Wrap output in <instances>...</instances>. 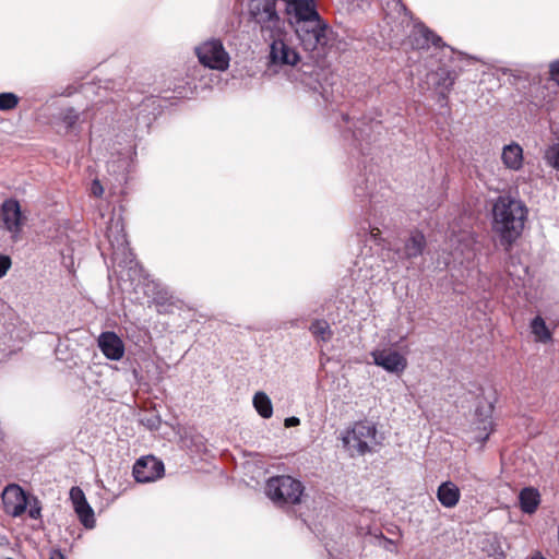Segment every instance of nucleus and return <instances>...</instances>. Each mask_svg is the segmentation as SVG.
I'll return each instance as SVG.
<instances>
[{
  "instance_id": "obj_8",
  "label": "nucleus",
  "mask_w": 559,
  "mask_h": 559,
  "mask_svg": "<svg viewBox=\"0 0 559 559\" xmlns=\"http://www.w3.org/2000/svg\"><path fill=\"white\" fill-rule=\"evenodd\" d=\"M200 62L211 69L225 70L229 63L228 53L219 40H210L197 48Z\"/></svg>"
},
{
  "instance_id": "obj_19",
  "label": "nucleus",
  "mask_w": 559,
  "mask_h": 559,
  "mask_svg": "<svg viewBox=\"0 0 559 559\" xmlns=\"http://www.w3.org/2000/svg\"><path fill=\"white\" fill-rule=\"evenodd\" d=\"M531 329L536 341L547 343L551 340V332L549 331L545 321L540 317H536L532 321Z\"/></svg>"
},
{
  "instance_id": "obj_28",
  "label": "nucleus",
  "mask_w": 559,
  "mask_h": 559,
  "mask_svg": "<svg viewBox=\"0 0 559 559\" xmlns=\"http://www.w3.org/2000/svg\"><path fill=\"white\" fill-rule=\"evenodd\" d=\"M528 559H546L540 552H535Z\"/></svg>"
},
{
  "instance_id": "obj_27",
  "label": "nucleus",
  "mask_w": 559,
  "mask_h": 559,
  "mask_svg": "<svg viewBox=\"0 0 559 559\" xmlns=\"http://www.w3.org/2000/svg\"><path fill=\"white\" fill-rule=\"evenodd\" d=\"M299 418L297 417H288L285 419V427H295L299 425Z\"/></svg>"
},
{
  "instance_id": "obj_20",
  "label": "nucleus",
  "mask_w": 559,
  "mask_h": 559,
  "mask_svg": "<svg viewBox=\"0 0 559 559\" xmlns=\"http://www.w3.org/2000/svg\"><path fill=\"white\" fill-rule=\"evenodd\" d=\"M253 405L257 412L263 418H270L273 413L272 404L267 395L263 392H258L253 397Z\"/></svg>"
},
{
  "instance_id": "obj_12",
  "label": "nucleus",
  "mask_w": 559,
  "mask_h": 559,
  "mask_svg": "<svg viewBox=\"0 0 559 559\" xmlns=\"http://www.w3.org/2000/svg\"><path fill=\"white\" fill-rule=\"evenodd\" d=\"M98 347L110 360H120L124 355V344L115 332H103L98 336Z\"/></svg>"
},
{
  "instance_id": "obj_14",
  "label": "nucleus",
  "mask_w": 559,
  "mask_h": 559,
  "mask_svg": "<svg viewBox=\"0 0 559 559\" xmlns=\"http://www.w3.org/2000/svg\"><path fill=\"white\" fill-rule=\"evenodd\" d=\"M501 159L507 168L519 170L524 162L523 148L516 143L506 145L501 153Z\"/></svg>"
},
{
  "instance_id": "obj_24",
  "label": "nucleus",
  "mask_w": 559,
  "mask_h": 559,
  "mask_svg": "<svg viewBox=\"0 0 559 559\" xmlns=\"http://www.w3.org/2000/svg\"><path fill=\"white\" fill-rule=\"evenodd\" d=\"M550 79L559 84V59L554 61L549 67Z\"/></svg>"
},
{
  "instance_id": "obj_7",
  "label": "nucleus",
  "mask_w": 559,
  "mask_h": 559,
  "mask_svg": "<svg viewBox=\"0 0 559 559\" xmlns=\"http://www.w3.org/2000/svg\"><path fill=\"white\" fill-rule=\"evenodd\" d=\"M20 203L14 199L5 200L0 206V227L16 239L25 224Z\"/></svg>"
},
{
  "instance_id": "obj_25",
  "label": "nucleus",
  "mask_w": 559,
  "mask_h": 559,
  "mask_svg": "<svg viewBox=\"0 0 559 559\" xmlns=\"http://www.w3.org/2000/svg\"><path fill=\"white\" fill-rule=\"evenodd\" d=\"M104 192L103 186L98 180H94L92 183V193L96 197H100Z\"/></svg>"
},
{
  "instance_id": "obj_3",
  "label": "nucleus",
  "mask_w": 559,
  "mask_h": 559,
  "mask_svg": "<svg viewBox=\"0 0 559 559\" xmlns=\"http://www.w3.org/2000/svg\"><path fill=\"white\" fill-rule=\"evenodd\" d=\"M3 510L12 518H20L26 511L31 519L37 520L41 516L40 501L27 495L19 485H8L1 495Z\"/></svg>"
},
{
  "instance_id": "obj_5",
  "label": "nucleus",
  "mask_w": 559,
  "mask_h": 559,
  "mask_svg": "<svg viewBox=\"0 0 559 559\" xmlns=\"http://www.w3.org/2000/svg\"><path fill=\"white\" fill-rule=\"evenodd\" d=\"M265 493L274 503L297 504L304 493V486L292 476H274L266 481Z\"/></svg>"
},
{
  "instance_id": "obj_1",
  "label": "nucleus",
  "mask_w": 559,
  "mask_h": 559,
  "mask_svg": "<svg viewBox=\"0 0 559 559\" xmlns=\"http://www.w3.org/2000/svg\"><path fill=\"white\" fill-rule=\"evenodd\" d=\"M250 12L262 29L271 32L270 60L275 66H296L300 56L287 41V34L283 31L280 16L275 11L273 0H252Z\"/></svg>"
},
{
  "instance_id": "obj_22",
  "label": "nucleus",
  "mask_w": 559,
  "mask_h": 559,
  "mask_svg": "<svg viewBox=\"0 0 559 559\" xmlns=\"http://www.w3.org/2000/svg\"><path fill=\"white\" fill-rule=\"evenodd\" d=\"M545 158L549 165L559 170V143L554 144L546 150Z\"/></svg>"
},
{
  "instance_id": "obj_6",
  "label": "nucleus",
  "mask_w": 559,
  "mask_h": 559,
  "mask_svg": "<svg viewBox=\"0 0 559 559\" xmlns=\"http://www.w3.org/2000/svg\"><path fill=\"white\" fill-rule=\"evenodd\" d=\"M328 25L321 19L310 22H296V34L305 50H314L325 43Z\"/></svg>"
},
{
  "instance_id": "obj_10",
  "label": "nucleus",
  "mask_w": 559,
  "mask_h": 559,
  "mask_svg": "<svg viewBox=\"0 0 559 559\" xmlns=\"http://www.w3.org/2000/svg\"><path fill=\"white\" fill-rule=\"evenodd\" d=\"M377 366L393 373H402L407 367V359L397 350L391 348L376 349L371 353Z\"/></svg>"
},
{
  "instance_id": "obj_15",
  "label": "nucleus",
  "mask_w": 559,
  "mask_h": 559,
  "mask_svg": "<svg viewBox=\"0 0 559 559\" xmlns=\"http://www.w3.org/2000/svg\"><path fill=\"white\" fill-rule=\"evenodd\" d=\"M437 498L444 508H454L460 501L461 491L454 483L444 481L438 488Z\"/></svg>"
},
{
  "instance_id": "obj_18",
  "label": "nucleus",
  "mask_w": 559,
  "mask_h": 559,
  "mask_svg": "<svg viewBox=\"0 0 559 559\" xmlns=\"http://www.w3.org/2000/svg\"><path fill=\"white\" fill-rule=\"evenodd\" d=\"M309 329L318 342H328L332 337L330 324L325 320L313 321Z\"/></svg>"
},
{
  "instance_id": "obj_13",
  "label": "nucleus",
  "mask_w": 559,
  "mask_h": 559,
  "mask_svg": "<svg viewBox=\"0 0 559 559\" xmlns=\"http://www.w3.org/2000/svg\"><path fill=\"white\" fill-rule=\"evenodd\" d=\"M294 11L296 22H310L314 19H321L316 10L313 0H285Z\"/></svg>"
},
{
  "instance_id": "obj_21",
  "label": "nucleus",
  "mask_w": 559,
  "mask_h": 559,
  "mask_svg": "<svg viewBox=\"0 0 559 559\" xmlns=\"http://www.w3.org/2000/svg\"><path fill=\"white\" fill-rule=\"evenodd\" d=\"M19 104V97L13 93L0 94V110H11Z\"/></svg>"
},
{
  "instance_id": "obj_11",
  "label": "nucleus",
  "mask_w": 559,
  "mask_h": 559,
  "mask_svg": "<svg viewBox=\"0 0 559 559\" xmlns=\"http://www.w3.org/2000/svg\"><path fill=\"white\" fill-rule=\"evenodd\" d=\"M70 499L81 523L85 527H93L95 524L94 511L86 501L83 490L80 487H72L70 490Z\"/></svg>"
},
{
  "instance_id": "obj_2",
  "label": "nucleus",
  "mask_w": 559,
  "mask_h": 559,
  "mask_svg": "<svg viewBox=\"0 0 559 559\" xmlns=\"http://www.w3.org/2000/svg\"><path fill=\"white\" fill-rule=\"evenodd\" d=\"M525 204L511 197H499L492 206V230L502 246L509 250L521 237L527 221Z\"/></svg>"
},
{
  "instance_id": "obj_16",
  "label": "nucleus",
  "mask_w": 559,
  "mask_h": 559,
  "mask_svg": "<svg viewBox=\"0 0 559 559\" xmlns=\"http://www.w3.org/2000/svg\"><path fill=\"white\" fill-rule=\"evenodd\" d=\"M520 508L524 513H534L539 503L540 495L539 491L533 487H526L521 490L519 495Z\"/></svg>"
},
{
  "instance_id": "obj_23",
  "label": "nucleus",
  "mask_w": 559,
  "mask_h": 559,
  "mask_svg": "<svg viewBox=\"0 0 559 559\" xmlns=\"http://www.w3.org/2000/svg\"><path fill=\"white\" fill-rule=\"evenodd\" d=\"M10 266H11L10 257L0 254V278L7 274Z\"/></svg>"
},
{
  "instance_id": "obj_4",
  "label": "nucleus",
  "mask_w": 559,
  "mask_h": 559,
  "mask_svg": "<svg viewBox=\"0 0 559 559\" xmlns=\"http://www.w3.org/2000/svg\"><path fill=\"white\" fill-rule=\"evenodd\" d=\"M377 433L378 430L374 423L369 420L356 421L345 432L343 442L352 454L364 455L370 452L374 445L379 444Z\"/></svg>"
},
{
  "instance_id": "obj_26",
  "label": "nucleus",
  "mask_w": 559,
  "mask_h": 559,
  "mask_svg": "<svg viewBox=\"0 0 559 559\" xmlns=\"http://www.w3.org/2000/svg\"><path fill=\"white\" fill-rule=\"evenodd\" d=\"M49 559H66L64 555L59 549H51Z\"/></svg>"
},
{
  "instance_id": "obj_9",
  "label": "nucleus",
  "mask_w": 559,
  "mask_h": 559,
  "mask_svg": "<svg viewBox=\"0 0 559 559\" xmlns=\"http://www.w3.org/2000/svg\"><path fill=\"white\" fill-rule=\"evenodd\" d=\"M163 473L164 464L153 455L140 457L133 466V475L139 483L154 481Z\"/></svg>"
},
{
  "instance_id": "obj_17",
  "label": "nucleus",
  "mask_w": 559,
  "mask_h": 559,
  "mask_svg": "<svg viewBox=\"0 0 559 559\" xmlns=\"http://www.w3.org/2000/svg\"><path fill=\"white\" fill-rule=\"evenodd\" d=\"M426 240L425 236L420 231H415L411 235L409 240L405 246V253L407 257H416L419 255L425 247Z\"/></svg>"
}]
</instances>
